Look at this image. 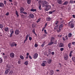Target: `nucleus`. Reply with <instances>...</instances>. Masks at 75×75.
Returning a JSON list of instances; mask_svg holds the SVG:
<instances>
[{
    "label": "nucleus",
    "mask_w": 75,
    "mask_h": 75,
    "mask_svg": "<svg viewBox=\"0 0 75 75\" xmlns=\"http://www.w3.org/2000/svg\"><path fill=\"white\" fill-rule=\"evenodd\" d=\"M48 3L46 1H43L42 4V7H46V8L45 9V11H48L51 7V6L48 5Z\"/></svg>",
    "instance_id": "obj_1"
},
{
    "label": "nucleus",
    "mask_w": 75,
    "mask_h": 75,
    "mask_svg": "<svg viewBox=\"0 0 75 75\" xmlns=\"http://www.w3.org/2000/svg\"><path fill=\"white\" fill-rule=\"evenodd\" d=\"M55 41V38L54 37H52L50 40V42L48 44V45H51L54 44V41Z\"/></svg>",
    "instance_id": "obj_2"
},
{
    "label": "nucleus",
    "mask_w": 75,
    "mask_h": 75,
    "mask_svg": "<svg viewBox=\"0 0 75 75\" xmlns=\"http://www.w3.org/2000/svg\"><path fill=\"white\" fill-rule=\"evenodd\" d=\"M69 26L71 28H73L74 27V24L71 22H70L69 24Z\"/></svg>",
    "instance_id": "obj_3"
},
{
    "label": "nucleus",
    "mask_w": 75,
    "mask_h": 75,
    "mask_svg": "<svg viewBox=\"0 0 75 75\" xmlns=\"http://www.w3.org/2000/svg\"><path fill=\"white\" fill-rule=\"evenodd\" d=\"M69 58V56L67 55V54H65V55L64 56V59L65 61H67Z\"/></svg>",
    "instance_id": "obj_4"
},
{
    "label": "nucleus",
    "mask_w": 75,
    "mask_h": 75,
    "mask_svg": "<svg viewBox=\"0 0 75 75\" xmlns=\"http://www.w3.org/2000/svg\"><path fill=\"white\" fill-rule=\"evenodd\" d=\"M10 56L11 58H14V57H15V54H14V53L13 52H11L10 54Z\"/></svg>",
    "instance_id": "obj_5"
},
{
    "label": "nucleus",
    "mask_w": 75,
    "mask_h": 75,
    "mask_svg": "<svg viewBox=\"0 0 75 75\" xmlns=\"http://www.w3.org/2000/svg\"><path fill=\"white\" fill-rule=\"evenodd\" d=\"M38 53H35L33 55V58L34 59H36L38 58Z\"/></svg>",
    "instance_id": "obj_6"
},
{
    "label": "nucleus",
    "mask_w": 75,
    "mask_h": 75,
    "mask_svg": "<svg viewBox=\"0 0 75 75\" xmlns=\"http://www.w3.org/2000/svg\"><path fill=\"white\" fill-rule=\"evenodd\" d=\"M10 33H11L10 37H11L13 36V33H14V30H13V29H11L10 31Z\"/></svg>",
    "instance_id": "obj_7"
},
{
    "label": "nucleus",
    "mask_w": 75,
    "mask_h": 75,
    "mask_svg": "<svg viewBox=\"0 0 75 75\" xmlns=\"http://www.w3.org/2000/svg\"><path fill=\"white\" fill-rule=\"evenodd\" d=\"M11 47H13L14 46L16 47V46H17V44H16V43L15 42H13L11 44Z\"/></svg>",
    "instance_id": "obj_8"
},
{
    "label": "nucleus",
    "mask_w": 75,
    "mask_h": 75,
    "mask_svg": "<svg viewBox=\"0 0 75 75\" xmlns=\"http://www.w3.org/2000/svg\"><path fill=\"white\" fill-rule=\"evenodd\" d=\"M15 33L16 35H18L20 34V31L18 30H16L15 31Z\"/></svg>",
    "instance_id": "obj_9"
},
{
    "label": "nucleus",
    "mask_w": 75,
    "mask_h": 75,
    "mask_svg": "<svg viewBox=\"0 0 75 75\" xmlns=\"http://www.w3.org/2000/svg\"><path fill=\"white\" fill-rule=\"evenodd\" d=\"M24 8L23 7H21L20 8V11L21 13H22V12H23L24 11Z\"/></svg>",
    "instance_id": "obj_10"
},
{
    "label": "nucleus",
    "mask_w": 75,
    "mask_h": 75,
    "mask_svg": "<svg viewBox=\"0 0 75 75\" xmlns=\"http://www.w3.org/2000/svg\"><path fill=\"white\" fill-rule=\"evenodd\" d=\"M52 62V59H50L47 60V62L48 64H51Z\"/></svg>",
    "instance_id": "obj_11"
},
{
    "label": "nucleus",
    "mask_w": 75,
    "mask_h": 75,
    "mask_svg": "<svg viewBox=\"0 0 75 75\" xmlns=\"http://www.w3.org/2000/svg\"><path fill=\"white\" fill-rule=\"evenodd\" d=\"M63 25H63V24H61L59 27V30H61V29H62V27H63Z\"/></svg>",
    "instance_id": "obj_12"
},
{
    "label": "nucleus",
    "mask_w": 75,
    "mask_h": 75,
    "mask_svg": "<svg viewBox=\"0 0 75 75\" xmlns=\"http://www.w3.org/2000/svg\"><path fill=\"white\" fill-rule=\"evenodd\" d=\"M57 2L59 4H61L62 3V0H58Z\"/></svg>",
    "instance_id": "obj_13"
},
{
    "label": "nucleus",
    "mask_w": 75,
    "mask_h": 75,
    "mask_svg": "<svg viewBox=\"0 0 75 75\" xmlns=\"http://www.w3.org/2000/svg\"><path fill=\"white\" fill-rule=\"evenodd\" d=\"M10 71V69H7L5 71V74H7L8 72V71Z\"/></svg>",
    "instance_id": "obj_14"
},
{
    "label": "nucleus",
    "mask_w": 75,
    "mask_h": 75,
    "mask_svg": "<svg viewBox=\"0 0 75 75\" xmlns=\"http://www.w3.org/2000/svg\"><path fill=\"white\" fill-rule=\"evenodd\" d=\"M4 6V4L3 3L1 2L0 3V7H3Z\"/></svg>",
    "instance_id": "obj_15"
},
{
    "label": "nucleus",
    "mask_w": 75,
    "mask_h": 75,
    "mask_svg": "<svg viewBox=\"0 0 75 75\" xmlns=\"http://www.w3.org/2000/svg\"><path fill=\"white\" fill-rule=\"evenodd\" d=\"M51 20V18L49 17H47L46 19V21H50Z\"/></svg>",
    "instance_id": "obj_16"
},
{
    "label": "nucleus",
    "mask_w": 75,
    "mask_h": 75,
    "mask_svg": "<svg viewBox=\"0 0 75 75\" xmlns=\"http://www.w3.org/2000/svg\"><path fill=\"white\" fill-rule=\"evenodd\" d=\"M29 16L31 18H34V16L33 14L31 13L29 15Z\"/></svg>",
    "instance_id": "obj_17"
},
{
    "label": "nucleus",
    "mask_w": 75,
    "mask_h": 75,
    "mask_svg": "<svg viewBox=\"0 0 75 75\" xmlns=\"http://www.w3.org/2000/svg\"><path fill=\"white\" fill-rule=\"evenodd\" d=\"M64 47V44L62 43H60L59 45V47Z\"/></svg>",
    "instance_id": "obj_18"
},
{
    "label": "nucleus",
    "mask_w": 75,
    "mask_h": 75,
    "mask_svg": "<svg viewBox=\"0 0 75 75\" xmlns=\"http://www.w3.org/2000/svg\"><path fill=\"white\" fill-rule=\"evenodd\" d=\"M28 34H27L26 35V39H25L24 40L25 42L28 40Z\"/></svg>",
    "instance_id": "obj_19"
},
{
    "label": "nucleus",
    "mask_w": 75,
    "mask_h": 75,
    "mask_svg": "<svg viewBox=\"0 0 75 75\" xmlns=\"http://www.w3.org/2000/svg\"><path fill=\"white\" fill-rule=\"evenodd\" d=\"M37 11V10L35 9H31L30 10V11H33V12L34 11Z\"/></svg>",
    "instance_id": "obj_20"
},
{
    "label": "nucleus",
    "mask_w": 75,
    "mask_h": 75,
    "mask_svg": "<svg viewBox=\"0 0 75 75\" xmlns=\"http://www.w3.org/2000/svg\"><path fill=\"white\" fill-rule=\"evenodd\" d=\"M27 1L28 4H31V0H27Z\"/></svg>",
    "instance_id": "obj_21"
},
{
    "label": "nucleus",
    "mask_w": 75,
    "mask_h": 75,
    "mask_svg": "<svg viewBox=\"0 0 75 75\" xmlns=\"http://www.w3.org/2000/svg\"><path fill=\"white\" fill-rule=\"evenodd\" d=\"M68 4V1H66L63 3V5H67Z\"/></svg>",
    "instance_id": "obj_22"
},
{
    "label": "nucleus",
    "mask_w": 75,
    "mask_h": 75,
    "mask_svg": "<svg viewBox=\"0 0 75 75\" xmlns=\"http://www.w3.org/2000/svg\"><path fill=\"white\" fill-rule=\"evenodd\" d=\"M4 30H5V31H6V32H7L8 30V28H4Z\"/></svg>",
    "instance_id": "obj_23"
},
{
    "label": "nucleus",
    "mask_w": 75,
    "mask_h": 75,
    "mask_svg": "<svg viewBox=\"0 0 75 75\" xmlns=\"http://www.w3.org/2000/svg\"><path fill=\"white\" fill-rule=\"evenodd\" d=\"M3 62V59L2 57L0 58V64H1Z\"/></svg>",
    "instance_id": "obj_24"
},
{
    "label": "nucleus",
    "mask_w": 75,
    "mask_h": 75,
    "mask_svg": "<svg viewBox=\"0 0 75 75\" xmlns=\"http://www.w3.org/2000/svg\"><path fill=\"white\" fill-rule=\"evenodd\" d=\"M28 64V61H26L24 63V65H27Z\"/></svg>",
    "instance_id": "obj_25"
},
{
    "label": "nucleus",
    "mask_w": 75,
    "mask_h": 75,
    "mask_svg": "<svg viewBox=\"0 0 75 75\" xmlns=\"http://www.w3.org/2000/svg\"><path fill=\"white\" fill-rule=\"evenodd\" d=\"M73 52V51H71L69 54V57H72V53Z\"/></svg>",
    "instance_id": "obj_26"
},
{
    "label": "nucleus",
    "mask_w": 75,
    "mask_h": 75,
    "mask_svg": "<svg viewBox=\"0 0 75 75\" xmlns=\"http://www.w3.org/2000/svg\"><path fill=\"white\" fill-rule=\"evenodd\" d=\"M16 14L17 15V17H18V16H19V15H18V12H17V11H16Z\"/></svg>",
    "instance_id": "obj_27"
},
{
    "label": "nucleus",
    "mask_w": 75,
    "mask_h": 75,
    "mask_svg": "<svg viewBox=\"0 0 75 75\" xmlns=\"http://www.w3.org/2000/svg\"><path fill=\"white\" fill-rule=\"evenodd\" d=\"M3 25L1 24H0V28L2 29V28H3Z\"/></svg>",
    "instance_id": "obj_28"
},
{
    "label": "nucleus",
    "mask_w": 75,
    "mask_h": 75,
    "mask_svg": "<svg viewBox=\"0 0 75 75\" xmlns=\"http://www.w3.org/2000/svg\"><path fill=\"white\" fill-rule=\"evenodd\" d=\"M50 74L51 75H53L54 74V71L52 70H51L50 71Z\"/></svg>",
    "instance_id": "obj_29"
},
{
    "label": "nucleus",
    "mask_w": 75,
    "mask_h": 75,
    "mask_svg": "<svg viewBox=\"0 0 75 75\" xmlns=\"http://www.w3.org/2000/svg\"><path fill=\"white\" fill-rule=\"evenodd\" d=\"M68 37H72V33H69L68 34Z\"/></svg>",
    "instance_id": "obj_30"
},
{
    "label": "nucleus",
    "mask_w": 75,
    "mask_h": 75,
    "mask_svg": "<svg viewBox=\"0 0 75 75\" xmlns=\"http://www.w3.org/2000/svg\"><path fill=\"white\" fill-rule=\"evenodd\" d=\"M42 3V1L41 0H40L39 1V4H41Z\"/></svg>",
    "instance_id": "obj_31"
},
{
    "label": "nucleus",
    "mask_w": 75,
    "mask_h": 75,
    "mask_svg": "<svg viewBox=\"0 0 75 75\" xmlns=\"http://www.w3.org/2000/svg\"><path fill=\"white\" fill-rule=\"evenodd\" d=\"M72 61H73L74 62H75V58L74 57H72Z\"/></svg>",
    "instance_id": "obj_32"
},
{
    "label": "nucleus",
    "mask_w": 75,
    "mask_h": 75,
    "mask_svg": "<svg viewBox=\"0 0 75 75\" xmlns=\"http://www.w3.org/2000/svg\"><path fill=\"white\" fill-rule=\"evenodd\" d=\"M13 71H11L9 72V74L10 75H12V74H13Z\"/></svg>",
    "instance_id": "obj_33"
},
{
    "label": "nucleus",
    "mask_w": 75,
    "mask_h": 75,
    "mask_svg": "<svg viewBox=\"0 0 75 75\" xmlns=\"http://www.w3.org/2000/svg\"><path fill=\"white\" fill-rule=\"evenodd\" d=\"M71 43H69L68 44V47L69 48H71Z\"/></svg>",
    "instance_id": "obj_34"
},
{
    "label": "nucleus",
    "mask_w": 75,
    "mask_h": 75,
    "mask_svg": "<svg viewBox=\"0 0 75 75\" xmlns=\"http://www.w3.org/2000/svg\"><path fill=\"white\" fill-rule=\"evenodd\" d=\"M45 42H44L43 44L41 45V46L42 47H43L44 46V45H45Z\"/></svg>",
    "instance_id": "obj_35"
},
{
    "label": "nucleus",
    "mask_w": 75,
    "mask_h": 75,
    "mask_svg": "<svg viewBox=\"0 0 75 75\" xmlns=\"http://www.w3.org/2000/svg\"><path fill=\"white\" fill-rule=\"evenodd\" d=\"M20 58L22 59H24V57L21 55L20 56Z\"/></svg>",
    "instance_id": "obj_36"
},
{
    "label": "nucleus",
    "mask_w": 75,
    "mask_h": 75,
    "mask_svg": "<svg viewBox=\"0 0 75 75\" xmlns=\"http://www.w3.org/2000/svg\"><path fill=\"white\" fill-rule=\"evenodd\" d=\"M41 66L42 67H45V64L42 63L41 64Z\"/></svg>",
    "instance_id": "obj_37"
},
{
    "label": "nucleus",
    "mask_w": 75,
    "mask_h": 75,
    "mask_svg": "<svg viewBox=\"0 0 75 75\" xmlns=\"http://www.w3.org/2000/svg\"><path fill=\"white\" fill-rule=\"evenodd\" d=\"M40 21H41V18H39V19H38V20L37 21V23H39Z\"/></svg>",
    "instance_id": "obj_38"
},
{
    "label": "nucleus",
    "mask_w": 75,
    "mask_h": 75,
    "mask_svg": "<svg viewBox=\"0 0 75 75\" xmlns=\"http://www.w3.org/2000/svg\"><path fill=\"white\" fill-rule=\"evenodd\" d=\"M57 40H55V41H54V44L56 45V44H57Z\"/></svg>",
    "instance_id": "obj_39"
},
{
    "label": "nucleus",
    "mask_w": 75,
    "mask_h": 75,
    "mask_svg": "<svg viewBox=\"0 0 75 75\" xmlns=\"http://www.w3.org/2000/svg\"><path fill=\"white\" fill-rule=\"evenodd\" d=\"M64 50V49L63 48H62L60 49V50L61 51H63V50Z\"/></svg>",
    "instance_id": "obj_40"
},
{
    "label": "nucleus",
    "mask_w": 75,
    "mask_h": 75,
    "mask_svg": "<svg viewBox=\"0 0 75 75\" xmlns=\"http://www.w3.org/2000/svg\"><path fill=\"white\" fill-rule=\"evenodd\" d=\"M29 39L30 41H31V40H32V38H31V37H29Z\"/></svg>",
    "instance_id": "obj_41"
},
{
    "label": "nucleus",
    "mask_w": 75,
    "mask_h": 75,
    "mask_svg": "<svg viewBox=\"0 0 75 75\" xmlns=\"http://www.w3.org/2000/svg\"><path fill=\"white\" fill-rule=\"evenodd\" d=\"M74 3V2L72 0H70V3H71V4H72Z\"/></svg>",
    "instance_id": "obj_42"
},
{
    "label": "nucleus",
    "mask_w": 75,
    "mask_h": 75,
    "mask_svg": "<svg viewBox=\"0 0 75 75\" xmlns=\"http://www.w3.org/2000/svg\"><path fill=\"white\" fill-rule=\"evenodd\" d=\"M44 31V33L45 34H48V33H47V32L46 31V29H45Z\"/></svg>",
    "instance_id": "obj_43"
},
{
    "label": "nucleus",
    "mask_w": 75,
    "mask_h": 75,
    "mask_svg": "<svg viewBox=\"0 0 75 75\" xmlns=\"http://www.w3.org/2000/svg\"><path fill=\"white\" fill-rule=\"evenodd\" d=\"M41 5H40L39 6V10H41Z\"/></svg>",
    "instance_id": "obj_44"
},
{
    "label": "nucleus",
    "mask_w": 75,
    "mask_h": 75,
    "mask_svg": "<svg viewBox=\"0 0 75 75\" xmlns=\"http://www.w3.org/2000/svg\"><path fill=\"white\" fill-rule=\"evenodd\" d=\"M57 32H60L61 31V30H59V29H57Z\"/></svg>",
    "instance_id": "obj_45"
},
{
    "label": "nucleus",
    "mask_w": 75,
    "mask_h": 75,
    "mask_svg": "<svg viewBox=\"0 0 75 75\" xmlns=\"http://www.w3.org/2000/svg\"><path fill=\"white\" fill-rule=\"evenodd\" d=\"M18 64H21V61H18Z\"/></svg>",
    "instance_id": "obj_46"
},
{
    "label": "nucleus",
    "mask_w": 75,
    "mask_h": 75,
    "mask_svg": "<svg viewBox=\"0 0 75 75\" xmlns=\"http://www.w3.org/2000/svg\"><path fill=\"white\" fill-rule=\"evenodd\" d=\"M9 14H10L9 12H7V13L6 14V16H8Z\"/></svg>",
    "instance_id": "obj_47"
},
{
    "label": "nucleus",
    "mask_w": 75,
    "mask_h": 75,
    "mask_svg": "<svg viewBox=\"0 0 75 75\" xmlns=\"http://www.w3.org/2000/svg\"><path fill=\"white\" fill-rule=\"evenodd\" d=\"M35 29H34L33 30V33H34V34L35 33Z\"/></svg>",
    "instance_id": "obj_48"
},
{
    "label": "nucleus",
    "mask_w": 75,
    "mask_h": 75,
    "mask_svg": "<svg viewBox=\"0 0 75 75\" xmlns=\"http://www.w3.org/2000/svg\"><path fill=\"white\" fill-rule=\"evenodd\" d=\"M35 47H38V45L36 44H35Z\"/></svg>",
    "instance_id": "obj_49"
},
{
    "label": "nucleus",
    "mask_w": 75,
    "mask_h": 75,
    "mask_svg": "<svg viewBox=\"0 0 75 75\" xmlns=\"http://www.w3.org/2000/svg\"><path fill=\"white\" fill-rule=\"evenodd\" d=\"M4 59H7V56H5L4 57Z\"/></svg>",
    "instance_id": "obj_50"
},
{
    "label": "nucleus",
    "mask_w": 75,
    "mask_h": 75,
    "mask_svg": "<svg viewBox=\"0 0 75 75\" xmlns=\"http://www.w3.org/2000/svg\"><path fill=\"white\" fill-rule=\"evenodd\" d=\"M6 2H7L6 1H4V4H5V5H6Z\"/></svg>",
    "instance_id": "obj_51"
},
{
    "label": "nucleus",
    "mask_w": 75,
    "mask_h": 75,
    "mask_svg": "<svg viewBox=\"0 0 75 75\" xmlns=\"http://www.w3.org/2000/svg\"><path fill=\"white\" fill-rule=\"evenodd\" d=\"M29 58L30 59H32V57H31V56L29 55Z\"/></svg>",
    "instance_id": "obj_52"
},
{
    "label": "nucleus",
    "mask_w": 75,
    "mask_h": 75,
    "mask_svg": "<svg viewBox=\"0 0 75 75\" xmlns=\"http://www.w3.org/2000/svg\"><path fill=\"white\" fill-rule=\"evenodd\" d=\"M63 41H65L66 40V39L65 38H63Z\"/></svg>",
    "instance_id": "obj_53"
},
{
    "label": "nucleus",
    "mask_w": 75,
    "mask_h": 75,
    "mask_svg": "<svg viewBox=\"0 0 75 75\" xmlns=\"http://www.w3.org/2000/svg\"><path fill=\"white\" fill-rule=\"evenodd\" d=\"M52 12L51 11H50L49 12V13L50 14H52Z\"/></svg>",
    "instance_id": "obj_54"
},
{
    "label": "nucleus",
    "mask_w": 75,
    "mask_h": 75,
    "mask_svg": "<svg viewBox=\"0 0 75 75\" xmlns=\"http://www.w3.org/2000/svg\"><path fill=\"white\" fill-rule=\"evenodd\" d=\"M58 22H59L58 21H57L56 23H55L56 25H57L58 24Z\"/></svg>",
    "instance_id": "obj_55"
},
{
    "label": "nucleus",
    "mask_w": 75,
    "mask_h": 75,
    "mask_svg": "<svg viewBox=\"0 0 75 75\" xmlns=\"http://www.w3.org/2000/svg\"><path fill=\"white\" fill-rule=\"evenodd\" d=\"M23 13L24 14H27V13L25 12H23Z\"/></svg>",
    "instance_id": "obj_56"
},
{
    "label": "nucleus",
    "mask_w": 75,
    "mask_h": 75,
    "mask_svg": "<svg viewBox=\"0 0 75 75\" xmlns=\"http://www.w3.org/2000/svg\"><path fill=\"white\" fill-rule=\"evenodd\" d=\"M54 52H52L51 53L52 55H54Z\"/></svg>",
    "instance_id": "obj_57"
},
{
    "label": "nucleus",
    "mask_w": 75,
    "mask_h": 75,
    "mask_svg": "<svg viewBox=\"0 0 75 75\" xmlns=\"http://www.w3.org/2000/svg\"><path fill=\"white\" fill-rule=\"evenodd\" d=\"M43 63L44 64H45V63H46V62L45 61H43Z\"/></svg>",
    "instance_id": "obj_58"
},
{
    "label": "nucleus",
    "mask_w": 75,
    "mask_h": 75,
    "mask_svg": "<svg viewBox=\"0 0 75 75\" xmlns=\"http://www.w3.org/2000/svg\"><path fill=\"white\" fill-rule=\"evenodd\" d=\"M48 51L49 52H51V49H49Z\"/></svg>",
    "instance_id": "obj_59"
},
{
    "label": "nucleus",
    "mask_w": 75,
    "mask_h": 75,
    "mask_svg": "<svg viewBox=\"0 0 75 75\" xmlns=\"http://www.w3.org/2000/svg\"><path fill=\"white\" fill-rule=\"evenodd\" d=\"M59 65H60V68H61V67H62V65H61V64L59 63Z\"/></svg>",
    "instance_id": "obj_60"
},
{
    "label": "nucleus",
    "mask_w": 75,
    "mask_h": 75,
    "mask_svg": "<svg viewBox=\"0 0 75 75\" xmlns=\"http://www.w3.org/2000/svg\"><path fill=\"white\" fill-rule=\"evenodd\" d=\"M47 23H46L45 24V27H47Z\"/></svg>",
    "instance_id": "obj_61"
},
{
    "label": "nucleus",
    "mask_w": 75,
    "mask_h": 75,
    "mask_svg": "<svg viewBox=\"0 0 75 75\" xmlns=\"http://www.w3.org/2000/svg\"><path fill=\"white\" fill-rule=\"evenodd\" d=\"M75 43V42H72V44L73 45H74V44Z\"/></svg>",
    "instance_id": "obj_62"
},
{
    "label": "nucleus",
    "mask_w": 75,
    "mask_h": 75,
    "mask_svg": "<svg viewBox=\"0 0 75 75\" xmlns=\"http://www.w3.org/2000/svg\"><path fill=\"white\" fill-rule=\"evenodd\" d=\"M73 18H75V16L74 15H73L72 16Z\"/></svg>",
    "instance_id": "obj_63"
},
{
    "label": "nucleus",
    "mask_w": 75,
    "mask_h": 75,
    "mask_svg": "<svg viewBox=\"0 0 75 75\" xmlns=\"http://www.w3.org/2000/svg\"><path fill=\"white\" fill-rule=\"evenodd\" d=\"M32 27H35V26H34V24H32Z\"/></svg>",
    "instance_id": "obj_64"
}]
</instances>
